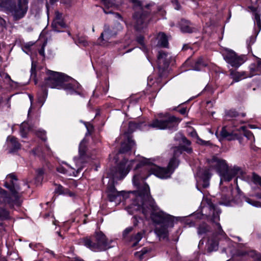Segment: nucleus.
I'll list each match as a JSON object with an SVG mask.
<instances>
[{"instance_id":"f257e3e1","label":"nucleus","mask_w":261,"mask_h":261,"mask_svg":"<svg viewBox=\"0 0 261 261\" xmlns=\"http://www.w3.org/2000/svg\"><path fill=\"white\" fill-rule=\"evenodd\" d=\"M174 156L168 164L167 168L160 167L153 163V159H146L138 156L134 160H128L125 158L117 165L116 171L113 174V178L121 179L129 172L132 167L135 165V173L133 183L138 189V196L133 204L128 206L126 210L130 214H134V211H142L145 218H150L153 223L158 225L155 227L154 232L160 239L167 238L169 228L173 227L174 223L180 218L175 217L161 211L155 204L149 194V188L144 180L151 174H154L161 179L170 177L175 169L178 165L176 156L185 151L188 153L192 152V148L189 146H180L173 148Z\"/></svg>"},{"instance_id":"f03ea898","label":"nucleus","mask_w":261,"mask_h":261,"mask_svg":"<svg viewBox=\"0 0 261 261\" xmlns=\"http://www.w3.org/2000/svg\"><path fill=\"white\" fill-rule=\"evenodd\" d=\"M209 168H204L199 170L196 174V187L201 191V187L206 188L209 186V179L211 177L210 170L215 169L220 176V184L223 181H229L234 176L241 173L239 167L228 168L225 160L213 156L207 160Z\"/></svg>"},{"instance_id":"7ed1b4c3","label":"nucleus","mask_w":261,"mask_h":261,"mask_svg":"<svg viewBox=\"0 0 261 261\" xmlns=\"http://www.w3.org/2000/svg\"><path fill=\"white\" fill-rule=\"evenodd\" d=\"M178 120L173 116L165 115L160 119H156L152 123L146 125L144 122L136 123L130 122L128 125V132L125 133L123 137L126 140L122 143L119 154L125 153L133 149L135 146V143L128 133L133 132L137 128L142 130H147L150 127L158 129H172L175 128L178 123Z\"/></svg>"},{"instance_id":"20e7f679","label":"nucleus","mask_w":261,"mask_h":261,"mask_svg":"<svg viewBox=\"0 0 261 261\" xmlns=\"http://www.w3.org/2000/svg\"><path fill=\"white\" fill-rule=\"evenodd\" d=\"M39 79L44 82L40 86L51 88L63 89L68 94H80V84L71 77L64 73L44 69Z\"/></svg>"},{"instance_id":"39448f33","label":"nucleus","mask_w":261,"mask_h":261,"mask_svg":"<svg viewBox=\"0 0 261 261\" xmlns=\"http://www.w3.org/2000/svg\"><path fill=\"white\" fill-rule=\"evenodd\" d=\"M133 2L135 11L133 18L136 30H141L146 27L148 23L151 19L150 11L153 9L154 10L153 13H155L157 15L160 16V18H164L165 11L162 7L157 6L154 3L146 4L138 0H133Z\"/></svg>"},{"instance_id":"423d86ee","label":"nucleus","mask_w":261,"mask_h":261,"mask_svg":"<svg viewBox=\"0 0 261 261\" xmlns=\"http://www.w3.org/2000/svg\"><path fill=\"white\" fill-rule=\"evenodd\" d=\"M16 182L17 179L14 175L9 174L6 176L5 186L11 191V194L8 196L5 190L0 188V202H4L13 209L20 206L22 202L18 194L19 188Z\"/></svg>"},{"instance_id":"0eeeda50","label":"nucleus","mask_w":261,"mask_h":261,"mask_svg":"<svg viewBox=\"0 0 261 261\" xmlns=\"http://www.w3.org/2000/svg\"><path fill=\"white\" fill-rule=\"evenodd\" d=\"M86 141L84 139L79 145V156L78 158L75 157L73 159L76 169L71 167L66 163H62L61 165L57 168V171L68 176H76L89 159V158L86 154Z\"/></svg>"},{"instance_id":"6e6552de","label":"nucleus","mask_w":261,"mask_h":261,"mask_svg":"<svg viewBox=\"0 0 261 261\" xmlns=\"http://www.w3.org/2000/svg\"><path fill=\"white\" fill-rule=\"evenodd\" d=\"M241 133H243L244 136L249 141L250 145H252L255 141L253 134L250 131L247 130L245 126L236 125L234 122L231 126H223L220 132V136L228 141L238 140L241 144Z\"/></svg>"},{"instance_id":"1a4fd4ad","label":"nucleus","mask_w":261,"mask_h":261,"mask_svg":"<svg viewBox=\"0 0 261 261\" xmlns=\"http://www.w3.org/2000/svg\"><path fill=\"white\" fill-rule=\"evenodd\" d=\"M201 214L197 213L194 216L199 219H204V218L210 219L216 225V228L218 229V233L219 234H222L223 231L221 228L219 221V214L221 213L220 210L213 204L210 201H207V204L202 206L201 211Z\"/></svg>"},{"instance_id":"9d476101","label":"nucleus","mask_w":261,"mask_h":261,"mask_svg":"<svg viewBox=\"0 0 261 261\" xmlns=\"http://www.w3.org/2000/svg\"><path fill=\"white\" fill-rule=\"evenodd\" d=\"M96 240L97 242L93 243L90 239L85 238L81 240L80 243L93 251H100L114 246V245L110 244L114 242L111 241L108 242L106 236L101 232L96 233Z\"/></svg>"},{"instance_id":"9b49d317","label":"nucleus","mask_w":261,"mask_h":261,"mask_svg":"<svg viewBox=\"0 0 261 261\" xmlns=\"http://www.w3.org/2000/svg\"><path fill=\"white\" fill-rule=\"evenodd\" d=\"M28 0H17V4L12 5L10 11L15 20L24 17L28 10Z\"/></svg>"},{"instance_id":"f8f14e48","label":"nucleus","mask_w":261,"mask_h":261,"mask_svg":"<svg viewBox=\"0 0 261 261\" xmlns=\"http://www.w3.org/2000/svg\"><path fill=\"white\" fill-rule=\"evenodd\" d=\"M222 54L226 62L233 67L238 68L245 61L244 56H238L233 50L228 48L224 49Z\"/></svg>"},{"instance_id":"ddd939ff","label":"nucleus","mask_w":261,"mask_h":261,"mask_svg":"<svg viewBox=\"0 0 261 261\" xmlns=\"http://www.w3.org/2000/svg\"><path fill=\"white\" fill-rule=\"evenodd\" d=\"M20 132L22 137L24 138L29 133H34L42 140H46L45 132L41 128H37L36 126H30L28 122H22L20 126Z\"/></svg>"},{"instance_id":"4468645a","label":"nucleus","mask_w":261,"mask_h":261,"mask_svg":"<svg viewBox=\"0 0 261 261\" xmlns=\"http://www.w3.org/2000/svg\"><path fill=\"white\" fill-rule=\"evenodd\" d=\"M107 195L110 201H114L119 203L124 198V194L123 191L118 192L113 185V181L109 182L107 188Z\"/></svg>"},{"instance_id":"2eb2a0df","label":"nucleus","mask_w":261,"mask_h":261,"mask_svg":"<svg viewBox=\"0 0 261 261\" xmlns=\"http://www.w3.org/2000/svg\"><path fill=\"white\" fill-rule=\"evenodd\" d=\"M249 8L252 12L254 17L255 33H259L261 31L260 10L253 6L249 7Z\"/></svg>"},{"instance_id":"dca6fc26","label":"nucleus","mask_w":261,"mask_h":261,"mask_svg":"<svg viewBox=\"0 0 261 261\" xmlns=\"http://www.w3.org/2000/svg\"><path fill=\"white\" fill-rule=\"evenodd\" d=\"M238 255L242 258H246L247 256H250L254 260L261 261V254L253 250L247 249L245 251H239Z\"/></svg>"},{"instance_id":"f3484780","label":"nucleus","mask_w":261,"mask_h":261,"mask_svg":"<svg viewBox=\"0 0 261 261\" xmlns=\"http://www.w3.org/2000/svg\"><path fill=\"white\" fill-rule=\"evenodd\" d=\"M230 78L233 80V82L231 83V85L233 82H238L243 79L247 77H250V74H247L245 71L239 72L233 70H230Z\"/></svg>"},{"instance_id":"a211bd4d","label":"nucleus","mask_w":261,"mask_h":261,"mask_svg":"<svg viewBox=\"0 0 261 261\" xmlns=\"http://www.w3.org/2000/svg\"><path fill=\"white\" fill-rule=\"evenodd\" d=\"M234 202V200L232 196V191L231 190L228 191V193L225 194L223 193L222 196V200L220 201V204L226 206H231L233 203Z\"/></svg>"},{"instance_id":"6ab92c4d","label":"nucleus","mask_w":261,"mask_h":261,"mask_svg":"<svg viewBox=\"0 0 261 261\" xmlns=\"http://www.w3.org/2000/svg\"><path fill=\"white\" fill-rule=\"evenodd\" d=\"M178 25L180 31L182 33H193L196 31L193 25L187 20H181Z\"/></svg>"},{"instance_id":"aec40b11","label":"nucleus","mask_w":261,"mask_h":261,"mask_svg":"<svg viewBox=\"0 0 261 261\" xmlns=\"http://www.w3.org/2000/svg\"><path fill=\"white\" fill-rule=\"evenodd\" d=\"M158 64L160 68L166 67L169 63L167 54L162 51H159L158 56Z\"/></svg>"},{"instance_id":"412c9836","label":"nucleus","mask_w":261,"mask_h":261,"mask_svg":"<svg viewBox=\"0 0 261 261\" xmlns=\"http://www.w3.org/2000/svg\"><path fill=\"white\" fill-rule=\"evenodd\" d=\"M73 39L74 42L79 46H86L88 42L83 34H69Z\"/></svg>"},{"instance_id":"4be33fe9","label":"nucleus","mask_w":261,"mask_h":261,"mask_svg":"<svg viewBox=\"0 0 261 261\" xmlns=\"http://www.w3.org/2000/svg\"><path fill=\"white\" fill-rule=\"evenodd\" d=\"M7 142L10 152H14L20 148V144L17 142L16 138L14 137H9Z\"/></svg>"},{"instance_id":"5701e85b","label":"nucleus","mask_w":261,"mask_h":261,"mask_svg":"<svg viewBox=\"0 0 261 261\" xmlns=\"http://www.w3.org/2000/svg\"><path fill=\"white\" fill-rule=\"evenodd\" d=\"M256 58L257 64H252L249 67L250 71V76H253L254 75L261 73V59L257 57Z\"/></svg>"},{"instance_id":"b1692460","label":"nucleus","mask_w":261,"mask_h":261,"mask_svg":"<svg viewBox=\"0 0 261 261\" xmlns=\"http://www.w3.org/2000/svg\"><path fill=\"white\" fill-rule=\"evenodd\" d=\"M237 116L238 113L235 110H231L227 111L225 116V119L227 121H231V122L229 125H226L225 126H231L234 122L236 125L239 126L238 121L233 119V118L236 117Z\"/></svg>"},{"instance_id":"393cba45","label":"nucleus","mask_w":261,"mask_h":261,"mask_svg":"<svg viewBox=\"0 0 261 261\" xmlns=\"http://www.w3.org/2000/svg\"><path fill=\"white\" fill-rule=\"evenodd\" d=\"M55 19H54L53 23L52 26L54 28H57V25L61 27H64L65 24L62 20V15L61 13H60L59 12H56L55 13ZM55 32H57V33H60L61 32L59 30H58L57 29H55L54 30Z\"/></svg>"},{"instance_id":"a878e982","label":"nucleus","mask_w":261,"mask_h":261,"mask_svg":"<svg viewBox=\"0 0 261 261\" xmlns=\"http://www.w3.org/2000/svg\"><path fill=\"white\" fill-rule=\"evenodd\" d=\"M55 192L59 195L68 196L71 197H74L75 195V194L73 192L70 191L69 189L67 188H64L61 185L57 186L55 190Z\"/></svg>"},{"instance_id":"bb28decb","label":"nucleus","mask_w":261,"mask_h":261,"mask_svg":"<svg viewBox=\"0 0 261 261\" xmlns=\"http://www.w3.org/2000/svg\"><path fill=\"white\" fill-rule=\"evenodd\" d=\"M45 35L46 34H40L39 37V42H43V44L42 45L41 48L39 49L38 51L39 54L43 58L45 57L44 47L46 46L47 42V39Z\"/></svg>"},{"instance_id":"cd10ccee","label":"nucleus","mask_w":261,"mask_h":261,"mask_svg":"<svg viewBox=\"0 0 261 261\" xmlns=\"http://www.w3.org/2000/svg\"><path fill=\"white\" fill-rule=\"evenodd\" d=\"M159 39L158 45L161 47H167L168 46V38L166 34H158Z\"/></svg>"},{"instance_id":"c85d7f7f","label":"nucleus","mask_w":261,"mask_h":261,"mask_svg":"<svg viewBox=\"0 0 261 261\" xmlns=\"http://www.w3.org/2000/svg\"><path fill=\"white\" fill-rule=\"evenodd\" d=\"M111 36V34H101L97 39V44L100 45H106Z\"/></svg>"},{"instance_id":"c756f323","label":"nucleus","mask_w":261,"mask_h":261,"mask_svg":"<svg viewBox=\"0 0 261 261\" xmlns=\"http://www.w3.org/2000/svg\"><path fill=\"white\" fill-rule=\"evenodd\" d=\"M207 249L208 252L216 251L218 249V242L216 240L208 239L206 244Z\"/></svg>"},{"instance_id":"7c9ffc66","label":"nucleus","mask_w":261,"mask_h":261,"mask_svg":"<svg viewBox=\"0 0 261 261\" xmlns=\"http://www.w3.org/2000/svg\"><path fill=\"white\" fill-rule=\"evenodd\" d=\"M208 231V228L205 223H203L198 227L197 233L200 237L204 238L206 232Z\"/></svg>"},{"instance_id":"2f4dec72","label":"nucleus","mask_w":261,"mask_h":261,"mask_svg":"<svg viewBox=\"0 0 261 261\" xmlns=\"http://www.w3.org/2000/svg\"><path fill=\"white\" fill-rule=\"evenodd\" d=\"M144 232H139L132 237L130 241L133 242L132 246H136L139 242L142 239Z\"/></svg>"},{"instance_id":"473e14b6","label":"nucleus","mask_w":261,"mask_h":261,"mask_svg":"<svg viewBox=\"0 0 261 261\" xmlns=\"http://www.w3.org/2000/svg\"><path fill=\"white\" fill-rule=\"evenodd\" d=\"M106 8H110L116 7L118 6V3L117 0H101Z\"/></svg>"},{"instance_id":"72a5a7b5","label":"nucleus","mask_w":261,"mask_h":261,"mask_svg":"<svg viewBox=\"0 0 261 261\" xmlns=\"http://www.w3.org/2000/svg\"><path fill=\"white\" fill-rule=\"evenodd\" d=\"M205 64L202 62V59L199 58L196 62L195 66L193 67V70L199 71L201 68L204 66Z\"/></svg>"},{"instance_id":"f704fd0d","label":"nucleus","mask_w":261,"mask_h":261,"mask_svg":"<svg viewBox=\"0 0 261 261\" xmlns=\"http://www.w3.org/2000/svg\"><path fill=\"white\" fill-rule=\"evenodd\" d=\"M9 213L8 211L4 208H0V220L8 219Z\"/></svg>"},{"instance_id":"c9c22d12","label":"nucleus","mask_w":261,"mask_h":261,"mask_svg":"<svg viewBox=\"0 0 261 261\" xmlns=\"http://www.w3.org/2000/svg\"><path fill=\"white\" fill-rule=\"evenodd\" d=\"M148 252V250L144 248L140 251L136 252L135 253V255L137 258H138L140 259H142L144 258L143 256Z\"/></svg>"},{"instance_id":"e433bc0d","label":"nucleus","mask_w":261,"mask_h":261,"mask_svg":"<svg viewBox=\"0 0 261 261\" xmlns=\"http://www.w3.org/2000/svg\"><path fill=\"white\" fill-rule=\"evenodd\" d=\"M36 70V65L34 61H32V68H31V78L34 79V82L35 84H38V80L36 79V74L35 73H34V71Z\"/></svg>"},{"instance_id":"4c0bfd02","label":"nucleus","mask_w":261,"mask_h":261,"mask_svg":"<svg viewBox=\"0 0 261 261\" xmlns=\"http://www.w3.org/2000/svg\"><path fill=\"white\" fill-rule=\"evenodd\" d=\"M252 181L255 185L261 187V177L257 175L253 174L252 177Z\"/></svg>"},{"instance_id":"58836bf2","label":"nucleus","mask_w":261,"mask_h":261,"mask_svg":"<svg viewBox=\"0 0 261 261\" xmlns=\"http://www.w3.org/2000/svg\"><path fill=\"white\" fill-rule=\"evenodd\" d=\"M191 136L192 137L196 138L197 139V143L200 144H204L206 143V142L204 141L201 140V139H200L199 138V137L198 136V135L197 134V133L195 130H193L191 133Z\"/></svg>"},{"instance_id":"ea45409f","label":"nucleus","mask_w":261,"mask_h":261,"mask_svg":"<svg viewBox=\"0 0 261 261\" xmlns=\"http://www.w3.org/2000/svg\"><path fill=\"white\" fill-rule=\"evenodd\" d=\"M246 201L250 204L251 205H253L255 207H260L261 206V203L259 202L253 201L250 199L246 198Z\"/></svg>"},{"instance_id":"a19ab883","label":"nucleus","mask_w":261,"mask_h":261,"mask_svg":"<svg viewBox=\"0 0 261 261\" xmlns=\"http://www.w3.org/2000/svg\"><path fill=\"white\" fill-rule=\"evenodd\" d=\"M137 41L142 45V47H141L142 49L144 51H146V47L145 46L144 43V38L142 36H140V37H139L138 38Z\"/></svg>"},{"instance_id":"79ce46f5","label":"nucleus","mask_w":261,"mask_h":261,"mask_svg":"<svg viewBox=\"0 0 261 261\" xmlns=\"http://www.w3.org/2000/svg\"><path fill=\"white\" fill-rule=\"evenodd\" d=\"M6 25L5 20L0 17V32H5V28Z\"/></svg>"},{"instance_id":"37998d69","label":"nucleus","mask_w":261,"mask_h":261,"mask_svg":"<svg viewBox=\"0 0 261 261\" xmlns=\"http://www.w3.org/2000/svg\"><path fill=\"white\" fill-rule=\"evenodd\" d=\"M256 35H252L250 37L249 40H247V44L248 46H250L253 44L256 40Z\"/></svg>"},{"instance_id":"c03bdc74","label":"nucleus","mask_w":261,"mask_h":261,"mask_svg":"<svg viewBox=\"0 0 261 261\" xmlns=\"http://www.w3.org/2000/svg\"><path fill=\"white\" fill-rule=\"evenodd\" d=\"M45 101V96H42L38 97L37 100V103L39 105V107L41 108Z\"/></svg>"},{"instance_id":"a18cd8bd","label":"nucleus","mask_w":261,"mask_h":261,"mask_svg":"<svg viewBox=\"0 0 261 261\" xmlns=\"http://www.w3.org/2000/svg\"><path fill=\"white\" fill-rule=\"evenodd\" d=\"M179 136L181 137V141L182 144L189 146L191 144V142L187 139V138L185 137H184L181 134H179Z\"/></svg>"},{"instance_id":"49530a36","label":"nucleus","mask_w":261,"mask_h":261,"mask_svg":"<svg viewBox=\"0 0 261 261\" xmlns=\"http://www.w3.org/2000/svg\"><path fill=\"white\" fill-rule=\"evenodd\" d=\"M68 186L70 188H75L77 186V184L75 180L73 179H70L68 181Z\"/></svg>"},{"instance_id":"de8ad7c7","label":"nucleus","mask_w":261,"mask_h":261,"mask_svg":"<svg viewBox=\"0 0 261 261\" xmlns=\"http://www.w3.org/2000/svg\"><path fill=\"white\" fill-rule=\"evenodd\" d=\"M133 230L132 227H128L126 228L123 232V237L124 238H125L127 237V235Z\"/></svg>"},{"instance_id":"09e8293b","label":"nucleus","mask_w":261,"mask_h":261,"mask_svg":"<svg viewBox=\"0 0 261 261\" xmlns=\"http://www.w3.org/2000/svg\"><path fill=\"white\" fill-rule=\"evenodd\" d=\"M172 3L174 7V8L176 10H178L180 9V5L179 4V3H178L177 0H172Z\"/></svg>"},{"instance_id":"8fccbe9b","label":"nucleus","mask_w":261,"mask_h":261,"mask_svg":"<svg viewBox=\"0 0 261 261\" xmlns=\"http://www.w3.org/2000/svg\"><path fill=\"white\" fill-rule=\"evenodd\" d=\"M110 160L113 159V160L115 162H117L118 160V158H117V156H114L113 154H110Z\"/></svg>"},{"instance_id":"3c124183","label":"nucleus","mask_w":261,"mask_h":261,"mask_svg":"<svg viewBox=\"0 0 261 261\" xmlns=\"http://www.w3.org/2000/svg\"><path fill=\"white\" fill-rule=\"evenodd\" d=\"M179 112L181 114L185 115L187 113V109L183 108L179 110Z\"/></svg>"},{"instance_id":"603ef678","label":"nucleus","mask_w":261,"mask_h":261,"mask_svg":"<svg viewBox=\"0 0 261 261\" xmlns=\"http://www.w3.org/2000/svg\"><path fill=\"white\" fill-rule=\"evenodd\" d=\"M43 173L44 171L42 169H39L37 171V176L38 177L43 175Z\"/></svg>"},{"instance_id":"864d4df0","label":"nucleus","mask_w":261,"mask_h":261,"mask_svg":"<svg viewBox=\"0 0 261 261\" xmlns=\"http://www.w3.org/2000/svg\"><path fill=\"white\" fill-rule=\"evenodd\" d=\"M104 33H109L110 31V27L108 25L105 24L104 25Z\"/></svg>"},{"instance_id":"5fc2aeb1","label":"nucleus","mask_w":261,"mask_h":261,"mask_svg":"<svg viewBox=\"0 0 261 261\" xmlns=\"http://www.w3.org/2000/svg\"><path fill=\"white\" fill-rule=\"evenodd\" d=\"M5 0H0V9H1L5 6Z\"/></svg>"},{"instance_id":"6e6d98bb","label":"nucleus","mask_w":261,"mask_h":261,"mask_svg":"<svg viewBox=\"0 0 261 261\" xmlns=\"http://www.w3.org/2000/svg\"><path fill=\"white\" fill-rule=\"evenodd\" d=\"M29 44H27L25 46V49H27L28 50H23L24 52H25L27 54H30V50L29 49Z\"/></svg>"},{"instance_id":"4d7b16f0","label":"nucleus","mask_w":261,"mask_h":261,"mask_svg":"<svg viewBox=\"0 0 261 261\" xmlns=\"http://www.w3.org/2000/svg\"><path fill=\"white\" fill-rule=\"evenodd\" d=\"M189 48V46L188 45H184L182 47V50H186Z\"/></svg>"},{"instance_id":"13d9d810","label":"nucleus","mask_w":261,"mask_h":261,"mask_svg":"<svg viewBox=\"0 0 261 261\" xmlns=\"http://www.w3.org/2000/svg\"><path fill=\"white\" fill-rule=\"evenodd\" d=\"M204 244V241L201 239L200 241H199V245H198V246L199 247H200V246L202 245H203Z\"/></svg>"},{"instance_id":"bf43d9fd","label":"nucleus","mask_w":261,"mask_h":261,"mask_svg":"<svg viewBox=\"0 0 261 261\" xmlns=\"http://www.w3.org/2000/svg\"><path fill=\"white\" fill-rule=\"evenodd\" d=\"M148 85H151V81L152 80V78L151 76H149L148 78Z\"/></svg>"},{"instance_id":"052dcab7","label":"nucleus","mask_w":261,"mask_h":261,"mask_svg":"<svg viewBox=\"0 0 261 261\" xmlns=\"http://www.w3.org/2000/svg\"><path fill=\"white\" fill-rule=\"evenodd\" d=\"M115 15H116V17L117 18H118L119 19H122V17H121V16L120 14H119L118 13H116Z\"/></svg>"},{"instance_id":"680f3d73","label":"nucleus","mask_w":261,"mask_h":261,"mask_svg":"<svg viewBox=\"0 0 261 261\" xmlns=\"http://www.w3.org/2000/svg\"><path fill=\"white\" fill-rule=\"evenodd\" d=\"M103 11L106 14H109V13H112L111 10H110L109 11H106V10L105 9H103Z\"/></svg>"},{"instance_id":"e2e57ef3","label":"nucleus","mask_w":261,"mask_h":261,"mask_svg":"<svg viewBox=\"0 0 261 261\" xmlns=\"http://www.w3.org/2000/svg\"><path fill=\"white\" fill-rule=\"evenodd\" d=\"M51 4H54L56 2H57V0H49Z\"/></svg>"},{"instance_id":"0e129e2a","label":"nucleus","mask_w":261,"mask_h":261,"mask_svg":"<svg viewBox=\"0 0 261 261\" xmlns=\"http://www.w3.org/2000/svg\"><path fill=\"white\" fill-rule=\"evenodd\" d=\"M46 149L47 151H49V150H50V148H49V147L48 146H46Z\"/></svg>"},{"instance_id":"69168bd1","label":"nucleus","mask_w":261,"mask_h":261,"mask_svg":"<svg viewBox=\"0 0 261 261\" xmlns=\"http://www.w3.org/2000/svg\"><path fill=\"white\" fill-rule=\"evenodd\" d=\"M48 252L50 254H51L53 255H54V254L52 251L48 250Z\"/></svg>"},{"instance_id":"338daca9","label":"nucleus","mask_w":261,"mask_h":261,"mask_svg":"<svg viewBox=\"0 0 261 261\" xmlns=\"http://www.w3.org/2000/svg\"><path fill=\"white\" fill-rule=\"evenodd\" d=\"M249 127L250 128H255L254 126L253 125H249Z\"/></svg>"},{"instance_id":"774afa93","label":"nucleus","mask_w":261,"mask_h":261,"mask_svg":"<svg viewBox=\"0 0 261 261\" xmlns=\"http://www.w3.org/2000/svg\"><path fill=\"white\" fill-rule=\"evenodd\" d=\"M29 97H30V99L31 100V102H32V99H33V97L31 96H29Z\"/></svg>"}]
</instances>
